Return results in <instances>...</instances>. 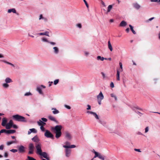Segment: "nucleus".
Instances as JSON below:
<instances>
[{
  "label": "nucleus",
  "mask_w": 160,
  "mask_h": 160,
  "mask_svg": "<svg viewBox=\"0 0 160 160\" xmlns=\"http://www.w3.org/2000/svg\"><path fill=\"white\" fill-rule=\"evenodd\" d=\"M36 148L37 149V154L42 156L44 158L46 159H48L47 153L45 152H42L41 150V145L40 143H38L36 144Z\"/></svg>",
  "instance_id": "obj_1"
},
{
  "label": "nucleus",
  "mask_w": 160,
  "mask_h": 160,
  "mask_svg": "<svg viewBox=\"0 0 160 160\" xmlns=\"http://www.w3.org/2000/svg\"><path fill=\"white\" fill-rule=\"evenodd\" d=\"M62 128L61 125H57L54 127V129L55 131V132L56 133L55 137L57 138H59L61 135V130Z\"/></svg>",
  "instance_id": "obj_2"
},
{
  "label": "nucleus",
  "mask_w": 160,
  "mask_h": 160,
  "mask_svg": "<svg viewBox=\"0 0 160 160\" xmlns=\"http://www.w3.org/2000/svg\"><path fill=\"white\" fill-rule=\"evenodd\" d=\"M13 118L16 121L23 122H27L25 118L23 116L17 114L12 116Z\"/></svg>",
  "instance_id": "obj_3"
},
{
  "label": "nucleus",
  "mask_w": 160,
  "mask_h": 160,
  "mask_svg": "<svg viewBox=\"0 0 160 160\" xmlns=\"http://www.w3.org/2000/svg\"><path fill=\"white\" fill-rule=\"evenodd\" d=\"M44 135L48 138H51L52 139H54L53 135L48 130H46Z\"/></svg>",
  "instance_id": "obj_4"
},
{
  "label": "nucleus",
  "mask_w": 160,
  "mask_h": 160,
  "mask_svg": "<svg viewBox=\"0 0 160 160\" xmlns=\"http://www.w3.org/2000/svg\"><path fill=\"white\" fill-rule=\"evenodd\" d=\"M29 151L28 152L29 154H32L33 153L34 148V146L33 144L32 143H30L29 145Z\"/></svg>",
  "instance_id": "obj_5"
},
{
  "label": "nucleus",
  "mask_w": 160,
  "mask_h": 160,
  "mask_svg": "<svg viewBox=\"0 0 160 160\" xmlns=\"http://www.w3.org/2000/svg\"><path fill=\"white\" fill-rule=\"evenodd\" d=\"M13 124V122L12 120H10L9 122L7 124L6 126V129H10L12 127V126Z\"/></svg>",
  "instance_id": "obj_6"
},
{
  "label": "nucleus",
  "mask_w": 160,
  "mask_h": 160,
  "mask_svg": "<svg viewBox=\"0 0 160 160\" xmlns=\"http://www.w3.org/2000/svg\"><path fill=\"white\" fill-rule=\"evenodd\" d=\"M18 150L20 153H23L25 152V148L23 146L21 145L19 147Z\"/></svg>",
  "instance_id": "obj_7"
},
{
  "label": "nucleus",
  "mask_w": 160,
  "mask_h": 160,
  "mask_svg": "<svg viewBox=\"0 0 160 160\" xmlns=\"http://www.w3.org/2000/svg\"><path fill=\"white\" fill-rule=\"evenodd\" d=\"M32 139L33 141L36 143L35 144V145L37 143H40L38 142L39 141V139L37 135L35 136Z\"/></svg>",
  "instance_id": "obj_8"
},
{
  "label": "nucleus",
  "mask_w": 160,
  "mask_h": 160,
  "mask_svg": "<svg viewBox=\"0 0 160 160\" xmlns=\"http://www.w3.org/2000/svg\"><path fill=\"white\" fill-rule=\"evenodd\" d=\"M87 112V113H90V114H92L95 117V118L97 119H99V117L98 116V115L95 112H91V111H88Z\"/></svg>",
  "instance_id": "obj_9"
},
{
  "label": "nucleus",
  "mask_w": 160,
  "mask_h": 160,
  "mask_svg": "<svg viewBox=\"0 0 160 160\" xmlns=\"http://www.w3.org/2000/svg\"><path fill=\"white\" fill-rule=\"evenodd\" d=\"M133 7L136 9L138 10L140 8V5L138 3H134L132 4Z\"/></svg>",
  "instance_id": "obj_10"
},
{
  "label": "nucleus",
  "mask_w": 160,
  "mask_h": 160,
  "mask_svg": "<svg viewBox=\"0 0 160 160\" xmlns=\"http://www.w3.org/2000/svg\"><path fill=\"white\" fill-rule=\"evenodd\" d=\"M7 120L6 118H3L2 119V125L3 126H6L7 124Z\"/></svg>",
  "instance_id": "obj_11"
},
{
  "label": "nucleus",
  "mask_w": 160,
  "mask_h": 160,
  "mask_svg": "<svg viewBox=\"0 0 160 160\" xmlns=\"http://www.w3.org/2000/svg\"><path fill=\"white\" fill-rule=\"evenodd\" d=\"M71 151L70 149L66 148L65 149V155L66 157H69L70 156Z\"/></svg>",
  "instance_id": "obj_12"
},
{
  "label": "nucleus",
  "mask_w": 160,
  "mask_h": 160,
  "mask_svg": "<svg viewBox=\"0 0 160 160\" xmlns=\"http://www.w3.org/2000/svg\"><path fill=\"white\" fill-rule=\"evenodd\" d=\"M37 123L39 126H43L46 124L45 122L42 121L41 120H40L39 121H38Z\"/></svg>",
  "instance_id": "obj_13"
},
{
  "label": "nucleus",
  "mask_w": 160,
  "mask_h": 160,
  "mask_svg": "<svg viewBox=\"0 0 160 160\" xmlns=\"http://www.w3.org/2000/svg\"><path fill=\"white\" fill-rule=\"evenodd\" d=\"M65 137L67 139H70L71 138V136L70 133L68 132H66L65 133Z\"/></svg>",
  "instance_id": "obj_14"
},
{
  "label": "nucleus",
  "mask_w": 160,
  "mask_h": 160,
  "mask_svg": "<svg viewBox=\"0 0 160 160\" xmlns=\"http://www.w3.org/2000/svg\"><path fill=\"white\" fill-rule=\"evenodd\" d=\"M127 25V23L124 21H122L120 24V26L121 27H125Z\"/></svg>",
  "instance_id": "obj_15"
},
{
  "label": "nucleus",
  "mask_w": 160,
  "mask_h": 160,
  "mask_svg": "<svg viewBox=\"0 0 160 160\" xmlns=\"http://www.w3.org/2000/svg\"><path fill=\"white\" fill-rule=\"evenodd\" d=\"M63 147L66 148H73L76 147V146L74 145H72L70 146L64 145Z\"/></svg>",
  "instance_id": "obj_16"
},
{
  "label": "nucleus",
  "mask_w": 160,
  "mask_h": 160,
  "mask_svg": "<svg viewBox=\"0 0 160 160\" xmlns=\"http://www.w3.org/2000/svg\"><path fill=\"white\" fill-rule=\"evenodd\" d=\"M13 12L14 13H16V11L15 8H12L8 10V13H10L11 12Z\"/></svg>",
  "instance_id": "obj_17"
},
{
  "label": "nucleus",
  "mask_w": 160,
  "mask_h": 160,
  "mask_svg": "<svg viewBox=\"0 0 160 160\" xmlns=\"http://www.w3.org/2000/svg\"><path fill=\"white\" fill-rule=\"evenodd\" d=\"M132 109L133 110H135V109H138L140 110H142L139 107L137 106L136 105H134L132 108Z\"/></svg>",
  "instance_id": "obj_18"
},
{
  "label": "nucleus",
  "mask_w": 160,
  "mask_h": 160,
  "mask_svg": "<svg viewBox=\"0 0 160 160\" xmlns=\"http://www.w3.org/2000/svg\"><path fill=\"white\" fill-rule=\"evenodd\" d=\"M15 132L16 130H7V134L13 133Z\"/></svg>",
  "instance_id": "obj_19"
},
{
  "label": "nucleus",
  "mask_w": 160,
  "mask_h": 160,
  "mask_svg": "<svg viewBox=\"0 0 160 160\" xmlns=\"http://www.w3.org/2000/svg\"><path fill=\"white\" fill-rule=\"evenodd\" d=\"M108 48L111 51H112V45L111 44L110 41H109L108 42Z\"/></svg>",
  "instance_id": "obj_20"
},
{
  "label": "nucleus",
  "mask_w": 160,
  "mask_h": 160,
  "mask_svg": "<svg viewBox=\"0 0 160 160\" xmlns=\"http://www.w3.org/2000/svg\"><path fill=\"white\" fill-rule=\"evenodd\" d=\"M117 79L118 81L120 80V72L118 70L117 71Z\"/></svg>",
  "instance_id": "obj_21"
},
{
  "label": "nucleus",
  "mask_w": 160,
  "mask_h": 160,
  "mask_svg": "<svg viewBox=\"0 0 160 160\" xmlns=\"http://www.w3.org/2000/svg\"><path fill=\"white\" fill-rule=\"evenodd\" d=\"M49 32H41L39 33L40 35H46L47 36H49L48 35Z\"/></svg>",
  "instance_id": "obj_22"
},
{
  "label": "nucleus",
  "mask_w": 160,
  "mask_h": 160,
  "mask_svg": "<svg viewBox=\"0 0 160 160\" xmlns=\"http://www.w3.org/2000/svg\"><path fill=\"white\" fill-rule=\"evenodd\" d=\"M112 5H110L108 6V10L107 11V13H108V12H109L112 8Z\"/></svg>",
  "instance_id": "obj_23"
},
{
  "label": "nucleus",
  "mask_w": 160,
  "mask_h": 160,
  "mask_svg": "<svg viewBox=\"0 0 160 160\" xmlns=\"http://www.w3.org/2000/svg\"><path fill=\"white\" fill-rule=\"evenodd\" d=\"M17 142L16 139L15 141H12L11 142H7V145H10L13 143H16Z\"/></svg>",
  "instance_id": "obj_24"
},
{
  "label": "nucleus",
  "mask_w": 160,
  "mask_h": 160,
  "mask_svg": "<svg viewBox=\"0 0 160 160\" xmlns=\"http://www.w3.org/2000/svg\"><path fill=\"white\" fill-rule=\"evenodd\" d=\"M129 26L130 28V29H131V31H132V33L134 34H136V32L133 29V27L130 24L129 25Z\"/></svg>",
  "instance_id": "obj_25"
},
{
  "label": "nucleus",
  "mask_w": 160,
  "mask_h": 160,
  "mask_svg": "<svg viewBox=\"0 0 160 160\" xmlns=\"http://www.w3.org/2000/svg\"><path fill=\"white\" fill-rule=\"evenodd\" d=\"M54 50V52L56 54H57L59 52V49L58 47H55L53 48Z\"/></svg>",
  "instance_id": "obj_26"
},
{
  "label": "nucleus",
  "mask_w": 160,
  "mask_h": 160,
  "mask_svg": "<svg viewBox=\"0 0 160 160\" xmlns=\"http://www.w3.org/2000/svg\"><path fill=\"white\" fill-rule=\"evenodd\" d=\"M5 82L6 83H10L11 82H12V79H11L10 78H6L5 79Z\"/></svg>",
  "instance_id": "obj_27"
},
{
  "label": "nucleus",
  "mask_w": 160,
  "mask_h": 160,
  "mask_svg": "<svg viewBox=\"0 0 160 160\" xmlns=\"http://www.w3.org/2000/svg\"><path fill=\"white\" fill-rule=\"evenodd\" d=\"M92 152H93L95 154V155L94 157V158H96V157H98L99 158H100V156H99L98 153L95 151L94 150H93L92 151Z\"/></svg>",
  "instance_id": "obj_28"
},
{
  "label": "nucleus",
  "mask_w": 160,
  "mask_h": 160,
  "mask_svg": "<svg viewBox=\"0 0 160 160\" xmlns=\"http://www.w3.org/2000/svg\"><path fill=\"white\" fill-rule=\"evenodd\" d=\"M110 96L114 98L115 101H117V96L114 93H111L110 94Z\"/></svg>",
  "instance_id": "obj_29"
},
{
  "label": "nucleus",
  "mask_w": 160,
  "mask_h": 160,
  "mask_svg": "<svg viewBox=\"0 0 160 160\" xmlns=\"http://www.w3.org/2000/svg\"><path fill=\"white\" fill-rule=\"evenodd\" d=\"M37 90L38 91L40 94H42L43 93L41 90V88L39 87H38L37 88Z\"/></svg>",
  "instance_id": "obj_30"
},
{
  "label": "nucleus",
  "mask_w": 160,
  "mask_h": 160,
  "mask_svg": "<svg viewBox=\"0 0 160 160\" xmlns=\"http://www.w3.org/2000/svg\"><path fill=\"white\" fill-rule=\"evenodd\" d=\"M48 118L51 120H52V121H55V122L56 121L55 118L52 116H49Z\"/></svg>",
  "instance_id": "obj_31"
},
{
  "label": "nucleus",
  "mask_w": 160,
  "mask_h": 160,
  "mask_svg": "<svg viewBox=\"0 0 160 160\" xmlns=\"http://www.w3.org/2000/svg\"><path fill=\"white\" fill-rule=\"evenodd\" d=\"M7 130H6L5 129H2L0 131V135H1V133H5L6 134H7Z\"/></svg>",
  "instance_id": "obj_32"
},
{
  "label": "nucleus",
  "mask_w": 160,
  "mask_h": 160,
  "mask_svg": "<svg viewBox=\"0 0 160 160\" xmlns=\"http://www.w3.org/2000/svg\"><path fill=\"white\" fill-rule=\"evenodd\" d=\"M2 61L3 62H4L5 63H7V64H9V65H11L13 67H15L14 65L12 63H11L10 62H8L7 61H5V60H3Z\"/></svg>",
  "instance_id": "obj_33"
},
{
  "label": "nucleus",
  "mask_w": 160,
  "mask_h": 160,
  "mask_svg": "<svg viewBox=\"0 0 160 160\" xmlns=\"http://www.w3.org/2000/svg\"><path fill=\"white\" fill-rule=\"evenodd\" d=\"M29 130L31 132L34 133H36L37 132V131L35 128L30 129Z\"/></svg>",
  "instance_id": "obj_34"
},
{
  "label": "nucleus",
  "mask_w": 160,
  "mask_h": 160,
  "mask_svg": "<svg viewBox=\"0 0 160 160\" xmlns=\"http://www.w3.org/2000/svg\"><path fill=\"white\" fill-rule=\"evenodd\" d=\"M101 159L102 160H107V158L106 157L101 155Z\"/></svg>",
  "instance_id": "obj_35"
},
{
  "label": "nucleus",
  "mask_w": 160,
  "mask_h": 160,
  "mask_svg": "<svg viewBox=\"0 0 160 160\" xmlns=\"http://www.w3.org/2000/svg\"><path fill=\"white\" fill-rule=\"evenodd\" d=\"M154 18V17H152V18H150L149 19H148V20H147L146 21V22H149L151 21Z\"/></svg>",
  "instance_id": "obj_36"
},
{
  "label": "nucleus",
  "mask_w": 160,
  "mask_h": 160,
  "mask_svg": "<svg viewBox=\"0 0 160 160\" xmlns=\"http://www.w3.org/2000/svg\"><path fill=\"white\" fill-rule=\"evenodd\" d=\"M119 65L120 67V68L121 69V71L122 72L123 71V69H122V65L121 62H119Z\"/></svg>",
  "instance_id": "obj_37"
},
{
  "label": "nucleus",
  "mask_w": 160,
  "mask_h": 160,
  "mask_svg": "<svg viewBox=\"0 0 160 160\" xmlns=\"http://www.w3.org/2000/svg\"><path fill=\"white\" fill-rule=\"evenodd\" d=\"M3 86L5 88H7L8 87L9 85L7 83H5L3 84Z\"/></svg>",
  "instance_id": "obj_38"
},
{
  "label": "nucleus",
  "mask_w": 160,
  "mask_h": 160,
  "mask_svg": "<svg viewBox=\"0 0 160 160\" xmlns=\"http://www.w3.org/2000/svg\"><path fill=\"white\" fill-rule=\"evenodd\" d=\"M59 80L58 79H56L54 81V85H56L58 83Z\"/></svg>",
  "instance_id": "obj_39"
},
{
  "label": "nucleus",
  "mask_w": 160,
  "mask_h": 160,
  "mask_svg": "<svg viewBox=\"0 0 160 160\" xmlns=\"http://www.w3.org/2000/svg\"><path fill=\"white\" fill-rule=\"evenodd\" d=\"M41 119L42 120V121H43V122H47V119H46L45 118H42Z\"/></svg>",
  "instance_id": "obj_40"
},
{
  "label": "nucleus",
  "mask_w": 160,
  "mask_h": 160,
  "mask_svg": "<svg viewBox=\"0 0 160 160\" xmlns=\"http://www.w3.org/2000/svg\"><path fill=\"white\" fill-rule=\"evenodd\" d=\"M28 158L29 160H36L35 159L30 156H28Z\"/></svg>",
  "instance_id": "obj_41"
},
{
  "label": "nucleus",
  "mask_w": 160,
  "mask_h": 160,
  "mask_svg": "<svg viewBox=\"0 0 160 160\" xmlns=\"http://www.w3.org/2000/svg\"><path fill=\"white\" fill-rule=\"evenodd\" d=\"M40 129L43 132H44L45 131V128H44V126H41V127H40Z\"/></svg>",
  "instance_id": "obj_42"
},
{
  "label": "nucleus",
  "mask_w": 160,
  "mask_h": 160,
  "mask_svg": "<svg viewBox=\"0 0 160 160\" xmlns=\"http://www.w3.org/2000/svg\"><path fill=\"white\" fill-rule=\"evenodd\" d=\"M42 41H43L44 42H49V41L45 38H43L42 39Z\"/></svg>",
  "instance_id": "obj_43"
},
{
  "label": "nucleus",
  "mask_w": 160,
  "mask_h": 160,
  "mask_svg": "<svg viewBox=\"0 0 160 160\" xmlns=\"http://www.w3.org/2000/svg\"><path fill=\"white\" fill-rule=\"evenodd\" d=\"M32 94L30 92H27L24 95L26 96H28L31 95Z\"/></svg>",
  "instance_id": "obj_44"
},
{
  "label": "nucleus",
  "mask_w": 160,
  "mask_h": 160,
  "mask_svg": "<svg viewBox=\"0 0 160 160\" xmlns=\"http://www.w3.org/2000/svg\"><path fill=\"white\" fill-rule=\"evenodd\" d=\"M153 80L154 82V83L155 84H156L158 80V79L157 78H155L153 79Z\"/></svg>",
  "instance_id": "obj_45"
},
{
  "label": "nucleus",
  "mask_w": 160,
  "mask_h": 160,
  "mask_svg": "<svg viewBox=\"0 0 160 160\" xmlns=\"http://www.w3.org/2000/svg\"><path fill=\"white\" fill-rule=\"evenodd\" d=\"M11 152H17L18 150L17 149H12L10 150Z\"/></svg>",
  "instance_id": "obj_46"
},
{
  "label": "nucleus",
  "mask_w": 160,
  "mask_h": 160,
  "mask_svg": "<svg viewBox=\"0 0 160 160\" xmlns=\"http://www.w3.org/2000/svg\"><path fill=\"white\" fill-rule=\"evenodd\" d=\"M64 106L65 108L68 109H71V107L69 106L65 105H64Z\"/></svg>",
  "instance_id": "obj_47"
},
{
  "label": "nucleus",
  "mask_w": 160,
  "mask_h": 160,
  "mask_svg": "<svg viewBox=\"0 0 160 160\" xmlns=\"http://www.w3.org/2000/svg\"><path fill=\"white\" fill-rule=\"evenodd\" d=\"M83 0L84 2L86 5L87 7V8H88L89 6H88V3H87V2H86V1L85 0Z\"/></svg>",
  "instance_id": "obj_48"
},
{
  "label": "nucleus",
  "mask_w": 160,
  "mask_h": 160,
  "mask_svg": "<svg viewBox=\"0 0 160 160\" xmlns=\"http://www.w3.org/2000/svg\"><path fill=\"white\" fill-rule=\"evenodd\" d=\"M59 112V111H53V113L55 114L57 113H58Z\"/></svg>",
  "instance_id": "obj_49"
},
{
  "label": "nucleus",
  "mask_w": 160,
  "mask_h": 160,
  "mask_svg": "<svg viewBox=\"0 0 160 160\" xmlns=\"http://www.w3.org/2000/svg\"><path fill=\"white\" fill-rule=\"evenodd\" d=\"M110 85L111 87L112 88H113L114 87V84L112 82H111Z\"/></svg>",
  "instance_id": "obj_50"
},
{
  "label": "nucleus",
  "mask_w": 160,
  "mask_h": 160,
  "mask_svg": "<svg viewBox=\"0 0 160 160\" xmlns=\"http://www.w3.org/2000/svg\"><path fill=\"white\" fill-rule=\"evenodd\" d=\"M104 98V96L102 93L101 92V100L103 99Z\"/></svg>",
  "instance_id": "obj_51"
},
{
  "label": "nucleus",
  "mask_w": 160,
  "mask_h": 160,
  "mask_svg": "<svg viewBox=\"0 0 160 160\" xmlns=\"http://www.w3.org/2000/svg\"><path fill=\"white\" fill-rule=\"evenodd\" d=\"M12 127H13V128H15V129H17L18 128V126L16 125H15V124H13Z\"/></svg>",
  "instance_id": "obj_52"
},
{
  "label": "nucleus",
  "mask_w": 160,
  "mask_h": 160,
  "mask_svg": "<svg viewBox=\"0 0 160 160\" xmlns=\"http://www.w3.org/2000/svg\"><path fill=\"white\" fill-rule=\"evenodd\" d=\"M148 129H149L148 127H146L145 129V132L146 133L147 132H148Z\"/></svg>",
  "instance_id": "obj_53"
},
{
  "label": "nucleus",
  "mask_w": 160,
  "mask_h": 160,
  "mask_svg": "<svg viewBox=\"0 0 160 160\" xmlns=\"http://www.w3.org/2000/svg\"><path fill=\"white\" fill-rule=\"evenodd\" d=\"M4 157L7 158L8 156V154L7 152H5L4 153Z\"/></svg>",
  "instance_id": "obj_54"
},
{
  "label": "nucleus",
  "mask_w": 160,
  "mask_h": 160,
  "mask_svg": "<svg viewBox=\"0 0 160 160\" xmlns=\"http://www.w3.org/2000/svg\"><path fill=\"white\" fill-rule=\"evenodd\" d=\"M4 148V146L3 145H1L0 146V150H2Z\"/></svg>",
  "instance_id": "obj_55"
},
{
  "label": "nucleus",
  "mask_w": 160,
  "mask_h": 160,
  "mask_svg": "<svg viewBox=\"0 0 160 160\" xmlns=\"http://www.w3.org/2000/svg\"><path fill=\"white\" fill-rule=\"evenodd\" d=\"M77 26L79 28H82V25L80 23H78L77 25Z\"/></svg>",
  "instance_id": "obj_56"
},
{
  "label": "nucleus",
  "mask_w": 160,
  "mask_h": 160,
  "mask_svg": "<svg viewBox=\"0 0 160 160\" xmlns=\"http://www.w3.org/2000/svg\"><path fill=\"white\" fill-rule=\"evenodd\" d=\"M87 107H88L87 108V110H89V109H91V106L90 105H87Z\"/></svg>",
  "instance_id": "obj_57"
},
{
  "label": "nucleus",
  "mask_w": 160,
  "mask_h": 160,
  "mask_svg": "<svg viewBox=\"0 0 160 160\" xmlns=\"http://www.w3.org/2000/svg\"><path fill=\"white\" fill-rule=\"evenodd\" d=\"M134 150L135 151H137V152H141L140 149H138L135 148L134 149Z\"/></svg>",
  "instance_id": "obj_58"
},
{
  "label": "nucleus",
  "mask_w": 160,
  "mask_h": 160,
  "mask_svg": "<svg viewBox=\"0 0 160 160\" xmlns=\"http://www.w3.org/2000/svg\"><path fill=\"white\" fill-rule=\"evenodd\" d=\"M151 2H158V0H150Z\"/></svg>",
  "instance_id": "obj_59"
},
{
  "label": "nucleus",
  "mask_w": 160,
  "mask_h": 160,
  "mask_svg": "<svg viewBox=\"0 0 160 160\" xmlns=\"http://www.w3.org/2000/svg\"><path fill=\"white\" fill-rule=\"evenodd\" d=\"M65 144H66V145H68V146H70V143L69 142H65Z\"/></svg>",
  "instance_id": "obj_60"
},
{
  "label": "nucleus",
  "mask_w": 160,
  "mask_h": 160,
  "mask_svg": "<svg viewBox=\"0 0 160 160\" xmlns=\"http://www.w3.org/2000/svg\"><path fill=\"white\" fill-rule=\"evenodd\" d=\"M48 42L50 43L52 45H54L56 44L55 42Z\"/></svg>",
  "instance_id": "obj_61"
},
{
  "label": "nucleus",
  "mask_w": 160,
  "mask_h": 160,
  "mask_svg": "<svg viewBox=\"0 0 160 160\" xmlns=\"http://www.w3.org/2000/svg\"><path fill=\"white\" fill-rule=\"evenodd\" d=\"M136 113L139 114L140 116H141V114H142V113L141 112H139L138 111H137V112H136Z\"/></svg>",
  "instance_id": "obj_62"
},
{
  "label": "nucleus",
  "mask_w": 160,
  "mask_h": 160,
  "mask_svg": "<svg viewBox=\"0 0 160 160\" xmlns=\"http://www.w3.org/2000/svg\"><path fill=\"white\" fill-rule=\"evenodd\" d=\"M101 2L102 3V5L104 6H105V3L102 0H101Z\"/></svg>",
  "instance_id": "obj_63"
},
{
  "label": "nucleus",
  "mask_w": 160,
  "mask_h": 160,
  "mask_svg": "<svg viewBox=\"0 0 160 160\" xmlns=\"http://www.w3.org/2000/svg\"><path fill=\"white\" fill-rule=\"evenodd\" d=\"M42 18H43L42 15V14H41L40 15V17H39V19L40 20L41 19H42Z\"/></svg>",
  "instance_id": "obj_64"
}]
</instances>
